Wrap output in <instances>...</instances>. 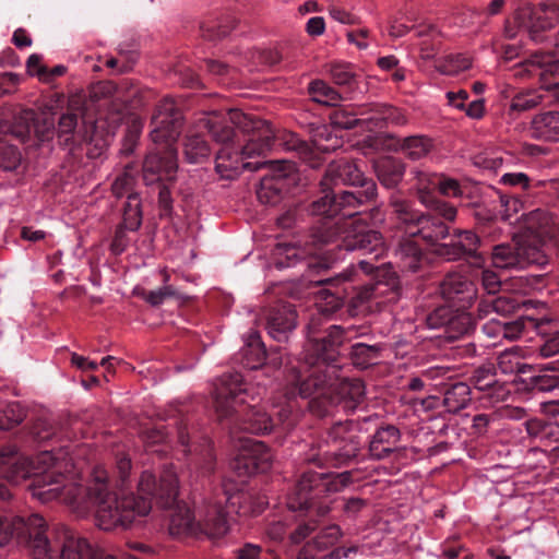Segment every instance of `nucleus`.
<instances>
[{
  "label": "nucleus",
  "instance_id": "e433bc0d",
  "mask_svg": "<svg viewBox=\"0 0 559 559\" xmlns=\"http://www.w3.org/2000/svg\"><path fill=\"white\" fill-rule=\"evenodd\" d=\"M473 217L479 231V235L485 239L495 241L500 238L502 229L497 225L498 214L483 205H475Z\"/></svg>",
  "mask_w": 559,
  "mask_h": 559
},
{
  "label": "nucleus",
  "instance_id": "cd10ccee",
  "mask_svg": "<svg viewBox=\"0 0 559 559\" xmlns=\"http://www.w3.org/2000/svg\"><path fill=\"white\" fill-rule=\"evenodd\" d=\"M414 188L417 192L419 202L426 206V209L433 210L435 207H455L449 202L439 199L436 195L438 185H440V175L430 174L424 170L414 169L412 173Z\"/></svg>",
  "mask_w": 559,
  "mask_h": 559
},
{
  "label": "nucleus",
  "instance_id": "0eeeda50",
  "mask_svg": "<svg viewBox=\"0 0 559 559\" xmlns=\"http://www.w3.org/2000/svg\"><path fill=\"white\" fill-rule=\"evenodd\" d=\"M523 235L512 243H500L492 248V265L500 270H524L536 266L544 270L549 264L545 239L558 240L559 218L552 213L537 209L522 215Z\"/></svg>",
  "mask_w": 559,
  "mask_h": 559
},
{
  "label": "nucleus",
  "instance_id": "393cba45",
  "mask_svg": "<svg viewBox=\"0 0 559 559\" xmlns=\"http://www.w3.org/2000/svg\"><path fill=\"white\" fill-rule=\"evenodd\" d=\"M440 295L447 301L456 304V307L467 308L477 297V288L465 275L448 274L439 285Z\"/></svg>",
  "mask_w": 559,
  "mask_h": 559
},
{
  "label": "nucleus",
  "instance_id": "7c9ffc66",
  "mask_svg": "<svg viewBox=\"0 0 559 559\" xmlns=\"http://www.w3.org/2000/svg\"><path fill=\"white\" fill-rule=\"evenodd\" d=\"M401 439V432L394 425H385L377 428L369 441V453L376 460L388 457Z\"/></svg>",
  "mask_w": 559,
  "mask_h": 559
},
{
  "label": "nucleus",
  "instance_id": "4c0bfd02",
  "mask_svg": "<svg viewBox=\"0 0 559 559\" xmlns=\"http://www.w3.org/2000/svg\"><path fill=\"white\" fill-rule=\"evenodd\" d=\"M497 369L503 374H514V382L521 386V376L531 372V365L523 361L515 349L504 350L497 358Z\"/></svg>",
  "mask_w": 559,
  "mask_h": 559
},
{
  "label": "nucleus",
  "instance_id": "0e129e2a",
  "mask_svg": "<svg viewBox=\"0 0 559 559\" xmlns=\"http://www.w3.org/2000/svg\"><path fill=\"white\" fill-rule=\"evenodd\" d=\"M437 191L449 198H457L463 194V188L456 179L442 175H440V185H438Z\"/></svg>",
  "mask_w": 559,
  "mask_h": 559
},
{
  "label": "nucleus",
  "instance_id": "79ce46f5",
  "mask_svg": "<svg viewBox=\"0 0 559 559\" xmlns=\"http://www.w3.org/2000/svg\"><path fill=\"white\" fill-rule=\"evenodd\" d=\"M465 308L456 307L453 310V316L449 321L444 336L449 340H456L463 335L469 334L475 329V323L469 313L464 311Z\"/></svg>",
  "mask_w": 559,
  "mask_h": 559
},
{
  "label": "nucleus",
  "instance_id": "4d7b16f0",
  "mask_svg": "<svg viewBox=\"0 0 559 559\" xmlns=\"http://www.w3.org/2000/svg\"><path fill=\"white\" fill-rule=\"evenodd\" d=\"M544 325L540 332H537L542 336V343L537 347V352L543 358H550L559 355V331L554 333H547Z\"/></svg>",
  "mask_w": 559,
  "mask_h": 559
},
{
  "label": "nucleus",
  "instance_id": "4be33fe9",
  "mask_svg": "<svg viewBox=\"0 0 559 559\" xmlns=\"http://www.w3.org/2000/svg\"><path fill=\"white\" fill-rule=\"evenodd\" d=\"M559 34L555 39V52H534L524 62V71L530 76H538L546 90L559 88Z\"/></svg>",
  "mask_w": 559,
  "mask_h": 559
},
{
  "label": "nucleus",
  "instance_id": "8fccbe9b",
  "mask_svg": "<svg viewBox=\"0 0 559 559\" xmlns=\"http://www.w3.org/2000/svg\"><path fill=\"white\" fill-rule=\"evenodd\" d=\"M543 95L536 90H525L518 92L510 103L509 114L523 112L531 110L542 103Z\"/></svg>",
  "mask_w": 559,
  "mask_h": 559
},
{
  "label": "nucleus",
  "instance_id": "412c9836",
  "mask_svg": "<svg viewBox=\"0 0 559 559\" xmlns=\"http://www.w3.org/2000/svg\"><path fill=\"white\" fill-rule=\"evenodd\" d=\"M342 536L338 525L323 527L316 537L299 551L297 559H341L345 556L342 548L335 547Z\"/></svg>",
  "mask_w": 559,
  "mask_h": 559
},
{
  "label": "nucleus",
  "instance_id": "c9c22d12",
  "mask_svg": "<svg viewBox=\"0 0 559 559\" xmlns=\"http://www.w3.org/2000/svg\"><path fill=\"white\" fill-rule=\"evenodd\" d=\"M377 178L385 188H395L402 181L405 174V165L394 157H385L374 165Z\"/></svg>",
  "mask_w": 559,
  "mask_h": 559
},
{
  "label": "nucleus",
  "instance_id": "5701e85b",
  "mask_svg": "<svg viewBox=\"0 0 559 559\" xmlns=\"http://www.w3.org/2000/svg\"><path fill=\"white\" fill-rule=\"evenodd\" d=\"M272 453L261 441L246 445L231 462L233 471L240 477L265 473L271 468Z\"/></svg>",
  "mask_w": 559,
  "mask_h": 559
},
{
  "label": "nucleus",
  "instance_id": "2f4dec72",
  "mask_svg": "<svg viewBox=\"0 0 559 559\" xmlns=\"http://www.w3.org/2000/svg\"><path fill=\"white\" fill-rule=\"evenodd\" d=\"M530 131L534 139L559 142V111L548 110L535 115Z\"/></svg>",
  "mask_w": 559,
  "mask_h": 559
},
{
  "label": "nucleus",
  "instance_id": "09e8293b",
  "mask_svg": "<svg viewBox=\"0 0 559 559\" xmlns=\"http://www.w3.org/2000/svg\"><path fill=\"white\" fill-rule=\"evenodd\" d=\"M26 416L19 402L0 403V430H9L20 425Z\"/></svg>",
  "mask_w": 559,
  "mask_h": 559
},
{
  "label": "nucleus",
  "instance_id": "e2e57ef3",
  "mask_svg": "<svg viewBox=\"0 0 559 559\" xmlns=\"http://www.w3.org/2000/svg\"><path fill=\"white\" fill-rule=\"evenodd\" d=\"M32 435L37 441H45L57 435V429L47 418H38L35 420Z\"/></svg>",
  "mask_w": 559,
  "mask_h": 559
},
{
  "label": "nucleus",
  "instance_id": "bb28decb",
  "mask_svg": "<svg viewBox=\"0 0 559 559\" xmlns=\"http://www.w3.org/2000/svg\"><path fill=\"white\" fill-rule=\"evenodd\" d=\"M521 390L531 393L550 392L559 389V360L540 366H532L531 372L521 376Z\"/></svg>",
  "mask_w": 559,
  "mask_h": 559
},
{
  "label": "nucleus",
  "instance_id": "58836bf2",
  "mask_svg": "<svg viewBox=\"0 0 559 559\" xmlns=\"http://www.w3.org/2000/svg\"><path fill=\"white\" fill-rule=\"evenodd\" d=\"M551 322L548 318H533L530 316H521L512 321H503V338L516 340L528 330L540 332L544 325Z\"/></svg>",
  "mask_w": 559,
  "mask_h": 559
},
{
  "label": "nucleus",
  "instance_id": "864d4df0",
  "mask_svg": "<svg viewBox=\"0 0 559 559\" xmlns=\"http://www.w3.org/2000/svg\"><path fill=\"white\" fill-rule=\"evenodd\" d=\"M471 60L461 55H449L438 62L437 70L445 75H455L471 67Z\"/></svg>",
  "mask_w": 559,
  "mask_h": 559
},
{
  "label": "nucleus",
  "instance_id": "7ed1b4c3",
  "mask_svg": "<svg viewBox=\"0 0 559 559\" xmlns=\"http://www.w3.org/2000/svg\"><path fill=\"white\" fill-rule=\"evenodd\" d=\"M326 245H316L308 236L305 246L297 243H277L275 248V266L277 269L305 266V281L317 292L316 305L320 313L331 317L340 311L345 302L357 306L372 298H384L395 302L402 296V285L397 272L391 263L374 264L361 260L357 266H350L333 277L312 278L329 269V261L318 251Z\"/></svg>",
  "mask_w": 559,
  "mask_h": 559
},
{
  "label": "nucleus",
  "instance_id": "69168bd1",
  "mask_svg": "<svg viewBox=\"0 0 559 559\" xmlns=\"http://www.w3.org/2000/svg\"><path fill=\"white\" fill-rule=\"evenodd\" d=\"M317 527L316 521L309 520L298 523L296 528L288 535L289 540L293 545L300 544L306 537H308Z\"/></svg>",
  "mask_w": 559,
  "mask_h": 559
},
{
  "label": "nucleus",
  "instance_id": "2eb2a0df",
  "mask_svg": "<svg viewBox=\"0 0 559 559\" xmlns=\"http://www.w3.org/2000/svg\"><path fill=\"white\" fill-rule=\"evenodd\" d=\"M272 130H274L272 128ZM275 133V131H273ZM275 142L271 150L277 145H285L289 151H296L299 157L311 168H318L323 163L322 153L335 151L342 146V140L334 135L329 126L318 127L311 139V143L301 140L295 133H285L282 138L274 134Z\"/></svg>",
  "mask_w": 559,
  "mask_h": 559
},
{
  "label": "nucleus",
  "instance_id": "f03ea898",
  "mask_svg": "<svg viewBox=\"0 0 559 559\" xmlns=\"http://www.w3.org/2000/svg\"><path fill=\"white\" fill-rule=\"evenodd\" d=\"M377 197V183L364 175L357 163L347 158L330 163L319 193L308 205L313 217L309 231L312 242L362 251L374 259L382 257L386 251L382 234L356 217V210L373 203Z\"/></svg>",
  "mask_w": 559,
  "mask_h": 559
},
{
  "label": "nucleus",
  "instance_id": "473e14b6",
  "mask_svg": "<svg viewBox=\"0 0 559 559\" xmlns=\"http://www.w3.org/2000/svg\"><path fill=\"white\" fill-rule=\"evenodd\" d=\"M395 151H400L405 157L412 160H419L426 157L433 147V142L426 135H411L396 138L391 135Z\"/></svg>",
  "mask_w": 559,
  "mask_h": 559
},
{
  "label": "nucleus",
  "instance_id": "a18cd8bd",
  "mask_svg": "<svg viewBox=\"0 0 559 559\" xmlns=\"http://www.w3.org/2000/svg\"><path fill=\"white\" fill-rule=\"evenodd\" d=\"M128 227L129 231H136L142 225L141 199L139 194H129L122 207V222L119 224Z\"/></svg>",
  "mask_w": 559,
  "mask_h": 559
},
{
  "label": "nucleus",
  "instance_id": "3c124183",
  "mask_svg": "<svg viewBox=\"0 0 559 559\" xmlns=\"http://www.w3.org/2000/svg\"><path fill=\"white\" fill-rule=\"evenodd\" d=\"M234 28V21L207 20L200 24L201 36L210 41H215L227 36Z\"/></svg>",
  "mask_w": 559,
  "mask_h": 559
},
{
  "label": "nucleus",
  "instance_id": "f704fd0d",
  "mask_svg": "<svg viewBox=\"0 0 559 559\" xmlns=\"http://www.w3.org/2000/svg\"><path fill=\"white\" fill-rule=\"evenodd\" d=\"M443 405L449 413H457L471 401V388L465 382L443 383Z\"/></svg>",
  "mask_w": 559,
  "mask_h": 559
},
{
  "label": "nucleus",
  "instance_id": "680f3d73",
  "mask_svg": "<svg viewBox=\"0 0 559 559\" xmlns=\"http://www.w3.org/2000/svg\"><path fill=\"white\" fill-rule=\"evenodd\" d=\"M169 437V431L162 424H156L151 428H146L142 432L143 442L147 445H154L165 442Z\"/></svg>",
  "mask_w": 559,
  "mask_h": 559
},
{
  "label": "nucleus",
  "instance_id": "de8ad7c7",
  "mask_svg": "<svg viewBox=\"0 0 559 559\" xmlns=\"http://www.w3.org/2000/svg\"><path fill=\"white\" fill-rule=\"evenodd\" d=\"M235 557L236 559H283L277 550L249 542L235 550Z\"/></svg>",
  "mask_w": 559,
  "mask_h": 559
},
{
  "label": "nucleus",
  "instance_id": "20e7f679",
  "mask_svg": "<svg viewBox=\"0 0 559 559\" xmlns=\"http://www.w3.org/2000/svg\"><path fill=\"white\" fill-rule=\"evenodd\" d=\"M198 132H189L183 141V156L188 163L200 164L211 154L207 141L200 131L206 130L222 145L215 157V171L221 179L234 180L241 169H251L245 158L260 156L275 142L272 126L260 118L233 109L227 114L211 112L197 122Z\"/></svg>",
  "mask_w": 559,
  "mask_h": 559
},
{
  "label": "nucleus",
  "instance_id": "13d9d810",
  "mask_svg": "<svg viewBox=\"0 0 559 559\" xmlns=\"http://www.w3.org/2000/svg\"><path fill=\"white\" fill-rule=\"evenodd\" d=\"M134 177L129 173L119 175L111 185V192L117 198H129V194H138L134 190Z\"/></svg>",
  "mask_w": 559,
  "mask_h": 559
},
{
  "label": "nucleus",
  "instance_id": "774afa93",
  "mask_svg": "<svg viewBox=\"0 0 559 559\" xmlns=\"http://www.w3.org/2000/svg\"><path fill=\"white\" fill-rule=\"evenodd\" d=\"M287 531V523L281 520L269 522L264 530L267 538L274 543H281L286 536Z\"/></svg>",
  "mask_w": 559,
  "mask_h": 559
},
{
  "label": "nucleus",
  "instance_id": "052dcab7",
  "mask_svg": "<svg viewBox=\"0 0 559 559\" xmlns=\"http://www.w3.org/2000/svg\"><path fill=\"white\" fill-rule=\"evenodd\" d=\"M129 228L122 227V225H117L112 240L110 242V252L114 255H120L122 254L130 243V238L128 236Z\"/></svg>",
  "mask_w": 559,
  "mask_h": 559
},
{
  "label": "nucleus",
  "instance_id": "37998d69",
  "mask_svg": "<svg viewBox=\"0 0 559 559\" xmlns=\"http://www.w3.org/2000/svg\"><path fill=\"white\" fill-rule=\"evenodd\" d=\"M265 361V347L258 334H252L242 349V364L250 370L262 368Z\"/></svg>",
  "mask_w": 559,
  "mask_h": 559
},
{
  "label": "nucleus",
  "instance_id": "603ef678",
  "mask_svg": "<svg viewBox=\"0 0 559 559\" xmlns=\"http://www.w3.org/2000/svg\"><path fill=\"white\" fill-rule=\"evenodd\" d=\"M453 310L454 307L449 305H439L435 307L425 314L424 321L427 328L433 330H445L449 321L453 316Z\"/></svg>",
  "mask_w": 559,
  "mask_h": 559
},
{
  "label": "nucleus",
  "instance_id": "c756f323",
  "mask_svg": "<svg viewBox=\"0 0 559 559\" xmlns=\"http://www.w3.org/2000/svg\"><path fill=\"white\" fill-rule=\"evenodd\" d=\"M332 392L338 406L346 412L355 411L365 399V385L358 379H343Z\"/></svg>",
  "mask_w": 559,
  "mask_h": 559
},
{
  "label": "nucleus",
  "instance_id": "9b49d317",
  "mask_svg": "<svg viewBox=\"0 0 559 559\" xmlns=\"http://www.w3.org/2000/svg\"><path fill=\"white\" fill-rule=\"evenodd\" d=\"M377 416L364 417L361 420L337 421L329 429V438L338 444L336 451L321 453L320 449H311L305 461L318 467L332 466L341 467L348 465L358 455L362 442L359 432L367 428L364 425L377 420Z\"/></svg>",
  "mask_w": 559,
  "mask_h": 559
},
{
  "label": "nucleus",
  "instance_id": "f3484780",
  "mask_svg": "<svg viewBox=\"0 0 559 559\" xmlns=\"http://www.w3.org/2000/svg\"><path fill=\"white\" fill-rule=\"evenodd\" d=\"M170 418L176 429L178 442L182 447L185 455H191L190 465L203 476L211 475L215 469V456L210 440L203 438L197 443L190 437V419L180 411H176Z\"/></svg>",
  "mask_w": 559,
  "mask_h": 559
},
{
  "label": "nucleus",
  "instance_id": "6e6552de",
  "mask_svg": "<svg viewBox=\"0 0 559 559\" xmlns=\"http://www.w3.org/2000/svg\"><path fill=\"white\" fill-rule=\"evenodd\" d=\"M151 126V139L162 147L150 152L143 162V180L147 186L159 182L163 177L170 178L177 169L174 143L181 133L183 116L174 99L164 98L158 103Z\"/></svg>",
  "mask_w": 559,
  "mask_h": 559
},
{
  "label": "nucleus",
  "instance_id": "a211bd4d",
  "mask_svg": "<svg viewBox=\"0 0 559 559\" xmlns=\"http://www.w3.org/2000/svg\"><path fill=\"white\" fill-rule=\"evenodd\" d=\"M296 164L289 160H272L257 190L259 201L267 205L278 204L290 187L297 182Z\"/></svg>",
  "mask_w": 559,
  "mask_h": 559
},
{
  "label": "nucleus",
  "instance_id": "a19ab883",
  "mask_svg": "<svg viewBox=\"0 0 559 559\" xmlns=\"http://www.w3.org/2000/svg\"><path fill=\"white\" fill-rule=\"evenodd\" d=\"M382 346L380 344L355 343L350 346L349 357L355 367L367 369L378 362Z\"/></svg>",
  "mask_w": 559,
  "mask_h": 559
},
{
  "label": "nucleus",
  "instance_id": "423d86ee",
  "mask_svg": "<svg viewBox=\"0 0 559 559\" xmlns=\"http://www.w3.org/2000/svg\"><path fill=\"white\" fill-rule=\"evenodd\" d=\"M248 384L235 371L223 374L214 389L215 408L221 418H230L242 431L253 435H267L278 430L286 433L298 423L301 412L296 399L285 397L265 412L248 404Z\"/></svg>",
  "mask_w": 559,
  "mask_h": 559
},
{
  "label": "nucleus",
  "instance_id": "6e6d98bb",
  "mask_svg": "<svg viewBox=\"0 0 559 559\" xmlns=\"http://www.w3.org/2000/svg\"><path fill=\"white\" fill-rule=\"evenodd\" d=\"M249 53L252 60L250 71L258 70V66L274 67L284 59L282 52L277 49L253 50Z\"/></svg>",
  "mask_w": 559,
  "mask_h": 559
},
{
  "label": "nucleus",
  "instance_id": "dca6fc26",
  "mask_svg": "<svg viewBox=\"0 0 559 559\" xmlns=\"http://www.w3.org/2000/svg\"><path fill=\"white\" fill-rule=\"evenodd\" d=\"M550 13L551 15L545 7H533L526 3L516 9L512 19L506 21L504 36L512 39L519 31H525L532 40L542 43L546 38L544 33L556 22L555 11Z\"/></svg>",
  "mask_w": 559,
  "mask_h": 559
},
{
  "label": "nucleus",
  "instance_id": "c03bdc74",
  "mask_svg": "<svg viewBox=\"0 0 559 559\" xmlns=\"http://www.w3.org/2000/svg\"><path fill=\"white\" fill-rule=\"evenodd\" d=\"M330 76L333 83L345 93H350L357 87V74L350 63H332L330 66Z\"/></svg>",
  "mask_w": 559,
  "mask_h": 559
},
{
  "label": "nucleus",
  "instance_id": "f257e3e1",
  "mask_svg": "<svg viewBox=\"0 0 559 559\" xmlns=\"http://www.w3.org/2000/svg\"><path fill=\"white\" fill-rule=\"evenodd\" d=\"M131 459L124 454L116 457L119 493L109 489L108 473L102 467L93 471L87 486L75 481L80 468L69 452L57 456L52 451L40 452L35 461L22 455L15 445L0 448V474L9 481L35 476L34 496L44 502L58 499L82 511L95 510L98 527L111 531L127 528L138 519L146 516L152 503L170 510L169 533L173 536L205 535L221 538L228 532V524L221 507L209 504L202 519L195 521L187 503L178 500V478L173 466H165L159 475L144 471L138 481V493L124 492L129 485Z\"/></svg>",
  "mask_w": 559,
  "mask_h": 559
},
{
  "label": "nucleus",
  "instance_id": "49530a36",
  "mask_svg": "<svg viewBox=\"0 0 559 559\" xmlns=\"http://www.w3.org/2000/svg\"><path fill=\"white\" fill-rule=\"evenodd\" d=\"M308 91L314 102L326 106H336L343 99L338 91L322 80L311 81Z\"/></svg>",
  "mask_w": 559,
  "mask_h": 559
},
{
  "label": "nucleus",
  "instance_id": "1a4fd4ad",
  "mask_svg": "<svg viewBox=\"0 0 559 559\" xmlns=\"http://www.w3.org/2000/svg\"><path fill=\"white\" fill-rule=\"evenodd\" d=\"M28 531L25 538L34 559H117L64 525L48 528L39 514L29 515Z\"/></svg>",
  "mask_w": 559,
  "mask_h": 559
},
{
  "label": "nucleus",
  "instance_id": "b1692460",
  "mask_svg": "<svg viewBox=\"0 0 559 559\" xmlns=\"http://www.w3.org/2000/svg\"><path fill=\"white\" fill-rule=\"evenodd\" d=\"M224 496L225 506L222 500L211 504L212 507H221L224 510V515L228 525V515L231 512H235L240 516L257 515L261 513L266 506L264 497L255 496L254 493L243 489H239L230 493L229 489L225 488Z\"/></svg>",
  "mask_w": 559,
  "mask_h": 559
},
{
  "label": "nucleus",
  "instance_id": "39448f33",
  "mask_svg": "<svg viewBox=\"0 0 559 559\" xmlns=\"http://www.w3.org/2000/svg\"><path fill=\"white\" fill-rule=\"evenodd\" d=\"M353 328L330 325L319 330V322L312 319L308 324L305 362L297 370L293 384L307 403L310 412L319 417L332 414L336 403L332 388L336 379V365L341 346L353 337Z\"/></svg>",
  "mask_w": 559,
  "mask_h": 559
},
{
  "label": "nucleus",
  "instance_id": "6ab92c4d",
  "mask_svg": "<svg viewBox=\"0 0 559 559\" xmlns=\"http://www.w3.org/2000/svg\"><path fill=\"white\" fill-rule=\"evenodd\" d=\"M451 241L449 243H432L436 246V252L448 261L474 260L481 258L479 249L483 247V238L472 229L454 228L449 230Z\"/></svg>",
  "mask_w": 559,
  "mask_h": 559
},
{
  "label": "nucleus",
  "instance_id": "72a5a7b5",
  "mask_svg": "<svg viewBox=\"0 0 559 559\" xmlns=\"http://www.w3.org/2000/svg\"><path fill=\"white\" fill-rule=\"evenodd\" d=\"M396 254L403 270L418 272L428 264L429 258L413 239L400 241Z\"/></svg>",
  "mask_w": 559,
  "mask_h": 559
},
{
  "label": "nucleus",
  "instance_id": "9d476101",
  "mask_svg": "<svg viewBox=\"0 0 559 559\" xmlns=\"http://www.w3.org/2000/svg\"><path fill=\"white\" fill-rule=\"evenodd\" d=\"M392 214L411 237H419L427 243H437L449 235L450 223L457 216L456 207H435L420 212L400 193H392L389 200Z\"/></svg>",
  "mask_w": 559,
  "mask_h": 559
},
{
  "label": "nucleus",
  "instance_id": "5fc2aeb1",
  "mask_svg": "<svg viewBox=\"0 0 559 559\" xmlns=\"http://www.w3.org/2000/svg\"><path fill=\"white\" fill-rule=\"evenodd\" d=\"M142 298L151 306L158 307L168 298L182 300L183 295L175 286L164 285L158 289L144 292Z\"/></svg>",
  "mask_w": 559,
  "mask_h": 559
},
{
  "label": "nucleus",
  "instance_id": "ddd939ff",
  "mask_svg": "<svg viewBox=\"0 0 559 559\" xmlns=\"http://www.w3.org/2000/svg\"><path fill=\"white\" fill-rule=\"evenodd\" d=\"M407 121L404 111L395 106L384 103H366L354 106L352 111H337L334 123L343 129L361 126L369 131H376L390 126H405Z\"/></svg>",
  "mask_w": 559,
  "mask_h": 559
},
{
  "label": "nucleus",
  "instance_id": "ea45409f",
  "mask_svg": "<svg viewBox=\"0 0 559 559\" xmlns=\"http://www.w3.org/2000/svg\"><path fill=\"white\" fill-rule=\"evenodd\" d=\"M28 522L29 516L26 519L17 516L12 522L0 518V546H4L12 538H16L19 544L24 545L31 551V544L25 538V535L29 533Z\"/></svg>",
  "mask_w": 559,
  "mask_h": 559
},
{
  "label": "nucleus",
  "instance_id": "4468645a",
  "mask_svg": "<svg viewBox=\"0 0 559 559\" xmlns=\"http://www.w3.org/2000/svg\"><path fill=\"white\" fill-rule=\"evenodd\" d=\"M76 115L63 114L58 121V143L63 147L72 150L80 140H84L88 146L86 154L90 158L102 156L114 134L110 129H106V121L103 119L95 120L90 128L91 130L86 131L82 136L76 131Z\"/></svg>",
  "mask_w": 559,
  "mask_h": 559
},
{
  "label": "nucleus",
  "instance_id": "c85d7f7f",
  "mask_svg": "<svg viewBox=\"0 0 559 559\" xmlns=\"http://www.w3.org/2000/svg\"><path fill=\"white\" fill-rule=\"evenodd\" d=\"M527 302L519 296L508 293L498 296H484L478 302V313L479 316H487L495 312L501 317H508L520 309L521 306H526Z\"/></svg>",
  "mask_w": 559,
  "mask_h": 559
},
{
  "label": "nucleus",
  "instance_id": "aec40b11",
  "mask_svg": "<svg viewBox=\"0 0 559 559\" xmlns=\"http://www.w3.org/2000/svg\"><path fill=\"white\" fill-rule=\"evenodd\" d=\"M263 319L267 334L280 343L287 342L297 325V312L286 301H276L264 308Z\"/></svg>",
  "mask_w": 559,
  "mask_h": 559
},
{
  "label": "nucleus",
  "instance_id": "bf43d9fd",
  "mask_svg": "<svg viewBox=\"0 0 559 559\" xmlns=\"http://www.w3.org/2000/svg\"><path fill=\"white\" fill-rule=\"evenodd\" d=\"M21 163V153L13 145H0V167L4 170H15Z\"/></svg>",
  "mask_w": 559,
  "mask_h": 559
},
{
  "label": "nucleus",
  "instance_id": "f8f14e48",
  "mask_svg": "<svg viewBox=\"0 0 559 559\" xmlns=\"http://www.w3.org/2000/svg\"><path fill=\"white\" fill-rule=\"evenodd\" d=\"M350 480V473L340 474L306 471L298 480L287 506L292 511L317 509V500L328 492L338 491Z\"/></svg>",
  "mask_w": 559,
  "mask_h": 559
},
{
  "label": "nucleus",
  "instance_id": "338daca9",
  "mask_svg": "<svg viewBox=\"0 0 559 559\" xmlns=\"http://www.w3.org/2000/svg\"><path fill=\"white\" fill-rule=\"evenodd\" d=\"M481 286L487 293L486 296H496L500 292L501 280L496 272L484 270L481 273Z\"/></svg>",
  "mask_w": 559,
  "mask_h": 559
},
{
  "label": "nucleus",
  "instance_id": "a878e982",
  "mask_svg": "<svg viewBox=\"0 0 559 559\" xmlns=\"http://www.w3.org/2000/svg\"><path fill=\"white\" fill-rule=\"evenodd\" d=\"M495 369V365H484L475 369L471 377L474 388L483 393L480 399H488L491 403L503 402L510 395L507 384L497 379Z\"/></svg>",
  "mask_w": 559,
  "mask_h": 559
}]
</instances>
